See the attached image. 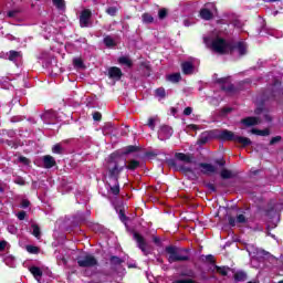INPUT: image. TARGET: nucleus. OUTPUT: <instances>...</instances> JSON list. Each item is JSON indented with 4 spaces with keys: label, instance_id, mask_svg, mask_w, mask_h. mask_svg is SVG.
<instances>
[{
    "label": "nucleus",
    "instance_id": "obj_40",
    "mask_svg": "<svg viewBox=\"0 0 283 283\" xmlns=\"http://www.w3.org/2000/svg\"><path fill=\"white\" fill-rule=\"evenodd\" d=\"M73 65L74 67H77L80 70L85 67V65L83 64V60L81 57L73 59Z\"/></svg>",
    "mask_w": 283,
    "mask_h": 283
},
{
    "label": "nucleus",
    "instance_id": "obj_6",
    "mask_svg": "<svg viewBox=\"0 0 283 283\" xmlns=\"http://www.w3.org/2000/svg\"><path fill=\"white\" fill-rule=\"evenodd\" d=\"M218 85H220L222 92H226V94H238L242 87L233 85L231 83V80L229 77H221L216 81Z\"/></svg>",
    "mask_w": 283,
    "mask_h": 283
},
{
    "label": "nucleus",
    "instance_id": "obj_52",
    "mask_svg": "<svg viewBox=\"0 0 283 283\" xmlns=\"http://www.w3.org/2000/svg\"><path fill=\"white\" fill-rule=\"evenodd\" d=\"M282 140V136H275L270 140V145H275Z\"/></svg>",
    "mask_w": 283,
    "mask_h": 283
},
{
    "label": "nucleus",
    "instance_id": "obj_11",
    "mask_svg": "<svg viewBox=\"0 0 283 283\" xmlns=\"http://www.w3.org/2000/svg\"><path fill=\"white\" fill-rule=\"evenodd\" d=\"M168 167H172L175 171H184V174H193V169L187 166H178V161L176 159H168L167 160Z\"/></svg>",
    "mask_w": 283,
    "mask_h": 283
},
{
    "label": "nucleus",
    "instance_id": "obj_54",
    "mask_svg": "<svg viewBox=\"0 0 283 283\" xmlns=\"http://www.w3.org/2000/svg\"><path fill=\"white\" fill-rule=\"evenodd\" d=\"M7 247H8V241L6 240L0 241V253L6 251Z\"/></svg>",
    "mask_w": 283,
    "mask_h": 283
},
{
    "label": "nucleus",
    "instance_id": "obj_64",
    "mask_svg": "<svg viewBox=\"0 0 283 283\" xmlns=\"http://www.w3.org/2000/svg\"><path fill=\"white\" fill-rule=\"evenodd\" d=\"M248 283H260V282H258V281H249Z\"/></svg>",
    "mask_w": 283,
    "mask_h": 283
},
{
    "label": "nucleus",
    "instance_id": "obj_48",
    "mask_svg": "<svg viewBox=\"0 0 283 283\" xmlns=\"http://www.w3.org/2000/svg\"><path fill=\"white\" fill-rule=\"evenodd\" d=\"M20 207H21L22 209H28V207H30V200L23 199V200L21 201V203H20Z\"/></svg>",
    "mask_w": 283,
    "mask_h": 283
},
{
    "label": "nucleus",
    "instance_id": "obj_50",
    "mask_svg": "<svg viewBox=\"0 0 283 283\" xmlns=\"http://www.w3.org/2000/svg\"><path fill=\"white\" fill-rule=\"evenodd\" d=\"M181 277H196V273L193 271H189L188 273L182 272Z\"/></svg>",
    "mask_w": 283,
    "mask_h": 283
},
{
    "label": "nucleus",
    "instance_id": "obj_49",
    "mask_svg": "<svg viewBox=\"0 0 283 283\" xmlns=\"http://www.w3.org/2000/svg\"><path fill=\"white\" fill-rule=\"evenodd\" d=\"M19 14V11L17 10H11L7 13V17H9V19H14V17H17Z\"/></svg>",
    "mask_w": 283,
    "mask_h": 283
},
{
    "label": "nucleus",
    "instance_id": "obj_1",
    "mask_svg": "<svg viewBox=\"0 0 283 283\" xmlns=\"http://www.w3.org/2000/svg\"><path fill=\"white\" fill-rule=\"evenodd\" d=\"M127 167V159L123 157L120 150H116L111 154L106 159V169L108 174L107 193L118 198L120 196V174L125 171Z\"/></svg>",
    "mask_w": 283,
    "mask_h": 283
},
{
    "label": "nucleus",
    "instance_id": "obj_43",
    "mask_svg": "<svg viewBox=\"0 0 283 283\" xmlns=\"http://www.w3.org/2000/svg\"><path fill=\"white\" fill-rule=\"evenodd\" d=\"M205 187L207 189H209V191H211V193H216V191H217L216 186L213 184H211V182L205 184Z\"/></svg>",
    "mask_w": 283,
    "mask_h": 283
},
{
    "label": "nucleus",
    "instance_id": "obj_29",
    "mask_svg": "<svg viewBox=\"0 0 283 283\" xmlns=\"http://www.w3.org/2000/svg\"><path fill=\"white\" fill-rule=\"evenodd\" d=\"M231 269L229 266H218L214 265V269L212 271H217V273H219V275H222L223 277L227 276L229 274V271Z\"/></svg>",
    "mask_w": 283,
    "mask_h": 283
},
{
    "label": "nucleus",
    "instance_id": "obj_37",
    "mask_svg": "<svg viewBox=\"0 0 283 283\" xmlns=\"http://www.w3.org/2000/svg\"><path fill=\"white\" fill-rule=\"evenodd\" d=\"M14 256L12 255H6L3 258V262L7 264V266H14Z\"/></svg>",
    "mask_w": 283,
    "mask_h": 283
},
{
    "label": "nucleus",
    "instance_id": "obj_51",
    "mask_svg": "<svg viewBox=\"0 0 283 283\" xmlns=\"http://www.w3.org/2000/svg\"><path fill=\"white\" fill-rule=\"evenodd\" d=\"M172 283H198V282L193 281L192 279H187V280H177V281H174Z\"/></svg>",
    "mask_w": 283,
    "mask_h": 283
},
{
    "label": "nucleus",
    "instance_id": "obj_8",
    "mask_svg": "<svg viewBox=\"0 0 283 283\" xmlns=\"http://www.w3.org/2000/svg\"><path fill=\"white\" fill-rule=\"evenodd\" d=\"M133 238L136 241L138 249H140L144 255H149V253H151V249L149 248V244H147V241L145 240L144 235H142L138 232H134Z\"/></svg>",
    "mask_w": 283,
    "mask_h": 283
},
{
    "label": "nucleus",
    "instance_id": "obj_28",
    "mask_svg": "<svg viewBox=\"0 0 283 283\" xmlns=\"http://www.w3.org/2000/svg\"><path fill=\"white\" fill-rule=\"evenodd\" d=\"M234 277V282H247V272L244 271H238L237 273H234L233 275Z\"/></svg>",
    "mask_w": 283,
    "mask_h": 283
},
{
    "label": "nucleus",
    "instance_id": "obj_44",
    "mask_svg": "<svg viewBox=\"0 0 283 283\" xmlns=\"http://www.w3.org/2000/svg\"><path fill=\"white\" fill-rule=\"evenodd\" d=\"M147 126L150 127L151 129H156V118L150 117L148 119Z\"/></svg>",
    "mask_w": 283,
    "mask_h": 283
},
{
    "label": "nucleus",
    "instance_id": "obj_15",
    "mask_svg": "<svg viewBox=\"0 0 283 283\" xmlns=\"http://www.w3.org/2000/svg\"><path fill=\"white\" fill-rule=\"evenodd\" d=\"M41 118L46 125H50L56 120V112L54 109H49L41 115Z\"/></svg>",
    "mask_w": 283,
    "mask_h": 283
},
{
    "label": "nucleus",
    "instance_id": "obj_59",
    "mask_svg": "<svg viewBox=\"0 0 283 283\" xmlns=\"http://www.w3.org/2000/svg\"><path fill=\"white\" fill-rule=\"evenodd\" d=\"M153 242L157 244V247H160V238L154 237Z\"/></svg>",
    "mask_w": 283,
    "mask_h": 283
},
{
    "label": "nucleus",
    "instance_id": "obj_17",
    "mask_svg": "<svg viewBox=\"0 0 283 283\" xmlns=\"http://www.w3.org/2000/svg\"><path fill=\"white\" fill-rule=\"evenodd\" d=\"M124 262L125 260H123L120 256H117V255H112L109 258V264H111L112 271H117L118 268H120Z\"/></svg>",
    "mask_w": 283,
    "mask_h": 283
},
{
    "label": "nucleus",
    "instance_id": "obj_24",
    "mask_svg": "<svg viewBox=\"0 0 283 283\" xmlns=\"http://www.w3.org/2000/svg\"><path fill=\"white\" fill-rule=\"evenodd\" d=\"M117 63H119V65H125L128 69L134 67V62L128 56L118 57Z\"/></svg>",
    "mask_w": 283,
    "mask_h": 283
},
{
    "label": "nucleus",
    "instance_id": "obj_7",
    "mask_svg": "<svg viewBox=\"0 0 283 283\" xmlns=\"http://www.w3.org/2000/svg\"><path fill=\"white\" fill-rule=\"evenodd\" d=\"M218 12V8L216 7V3L213 2H208L203 4V7L199 11V17L203 19V21H211Z\"/></svg>",
    "mask_w": 283,
    "mask_h": 283
},
{
    "label": "nucleus",
    "instance_id": "obj_33",
    "mask_svg": "<svg viewBox=\"0 0 283 283\" xmlns=\"http://www.w3.org/2000/svg\"><path fill=\"white\" fill-rule=\"evenodd\" d=\"M31 228L33 229L32 235H34V238H36V240H41V228L39 227V224L33 223L31 226Z\"/></svg>",
    "mask_w": 283,
    "mask_h": 283
},
{
    "label": "nucleus",
    "instance_id": "obj_34",
    "mask_svg": "<svg viewBox=\"0 0 283 283\" xmlns=\"http://www.w3.org/2000/svg\"><path fill=\"white\" fill-rule=\"evenodd\" d=\"M251 132H252V134H255L256 136H269V134H271V130H269L268 128H265L263 130L253 128Z\"/></svg>",
    "mask_w": 283,
    "mask_h": 283
},
{
    "label": "nucleus",
    "instance_id": "obj_16",
    "mask_svg": "<svg viewBox=\"0 0 283 283\" xmlns=\"http://www.w3.org/2000/svg\"><path fill=\"white\" fill-rule=\"evenodd\" d=\"M199 167L201 168V174H203V176H209L211 174H216L217 171L216 166L212 164L200 163Z\"/></svg>",
    "mask_w": 283,
    "mask_h": 283
},
{
    "label": "nucleus",
    "instance_id": "obj_63",
    "mask_svg": "<svg viewBox=\"0 0 283 283\" xmlns=\"http://www.w3.org/2000/svg\"><path fill=\"white\" fill-rule=\"evenodd\" d=\"M4 189L2 186H0V193H3Z\"/></svg>",
    "mask_w": 283,
    "mask_h": 283
},
{
    "label": "nucleus",
    "instance_id": "obj_39",
    "mask_svg": "<svg viewBox=\"0 0 283 283\" xmlns=\"http://www.w3.org/2000/svg\"><path fill=\"white\" fill-rule=\"evenodd\" d=\"M53 6H55L57 10H65V0H53Z\"/></svg>",
    "mask_w": 283,
    "mask_h": 283
},
{
    "label": "nucleus",
    "instance_id": "obj_61",
    "mask_svg": "<svg viewBox=\"0 0 283 283\" xmlns=\"http://www.w3.org/2000/svg\"><path fill=\"white\" fill-rule=\"evenodd\" d=\"M265 120L268 122V123H271V116H269V115H265Z\"/></svg>",
    "mask_w": 283,
    "mask_h": 283
},
{
    "label": "nucleus",
    "instance_id": "obj_26",
    "mask_svg": "<svg viewBox=\"0 0 283 283\" xmlns=\"http://www.w3.org/2000/svg\"><path fill=\"white\" fill-rule=\"evenodd\" d=\"M182 80V76L180 73H172L166 76V81H169L170 83H180Z\"/></svg>",
    "mask_w": 283,
    "mask_h": 283
},
{
    "label": "nucleus",
    "instance_id": "obj_47",
    "mask_svg": "<svg viewBox=\"0 0 283 283\" xmlns=\"http://www.w3.org/2000/svg\"><path fill=\"white\" fill-rule=\"evenodd\" d=\"M27 217H28V213L25 211H20L17 213L18 220H25Z\"/></svg>",
    "mask_w": 283,
    "mask_h": 283
},
{
    "label": "nucleus",
    "instance_id": "obj_55",
    "mask_svg": "<svg viewBox=\"0 0 283 283\" xmlns=\"http://www.w3.org/2000/svg\"><path fill=\"white\" fill-rule=\"evenodd\" d=\"M103 118V115L99 112L93 113V120H101Z\"/></svg>",
    "mask_w": 283,
    "mask_h": 283
},
{
    "label": "nucleus",
    "instance_id": "obj_3",
    "mask_svg": "<svg viewBox=\"0 0 283 283\" xmlns=\"http://www.w3.org/2000/svg\"><path fill=\"white\" fill-rule=\"evenodd\" d=\"M165 253L169 264H174L175 262H189V260H191V250L187 248L168 245L165 248Z\"/></svg>",
    "mask_w": 283,
    "mask_h": 283
},
{
    "label": "nucleus",
    "instance_id": "obj_22",
    "mask_svg": "<svg viewBox=\"0 0 283 283\" xmlns=\"http://www.w3.org/2000/svg\"><path fill=\"white\" fill-rule=\"evenodd\" d=\"M242 125H245V127H253L254 125H258L260 123V118L258 117H245L241 119Z\"/></svg>",
    "mask_w": 283,
    "mask_h": 283
},
{
    "label": "nucleus",
    "instance_id": "obj_20",
    "mask_svg": "<svg viewBox=\"0 0 283 283\" xmlns=\"http://www.w3.org/2000/svg\"><path fill=\"white\" fill-rule=\"evenodd\" d=\"M136 151H140V147L130 145V146L124 147L122 151H119V154L122 155V157H124V156H129V154H134Z\"/></svg>",
    "mask_w": 283,
    "mask_h": 283
},
{
    "label": "nucleus",
    "instance_id": "obj_5",
    "mask_svg": "<svg viewBox=\"0 0 283 283\" xmlns=\"http://www.w3.org/2000/svg\"><path fill=\"white\" fill-rule=\"evenodd\" d=\"M76 263L80 269H94L98 266V259L91 253H83L76 258Z\"/></svg>",
    "mask_w": 283,
    "mask_h": 283
},
{
    "label": "nucleus",
    "instance_id": "obj_45",
    "mask_svg": "<svg viewBox=\"0 0 283 283\" xmlns=\"http://www.w3.org/2000/svg\"><path fill=\"white\" fill-rule=\"evenodd\" d=\"M206 262H209V264H216V258L212 254H208L205 256Z\"/></svg>",
    "mask_w": 283,
    "mask_h": 283
},
{
    "label": "nucleus",
    "instance_id": "obj_25",
    "mask_svg": "<svg viewBox=\"0 0 283 283\" xmlns=\"http://www.w3.org/2000/svg\"><path fill=\"white\" fill-rule=\"evenodd\" d=\"M182 73L186 75L193 74V63L191 62H184L181 64Z\"/></svg>",
    "mask_w": 283,
    "mask_h": 283
},
{
    "label": "nucleus",
    "instance_id": "obj_42",
    "mask_svg": "<svg viewBox=\"0 0 283 283\" xmlns=\"http://www.w3.org/2000/svg\"><path fill=\"white\" fill-rule=\"evenodd\" d=\"M167 14H168V12H167V9H160L159 11H158V18L163 21V19H167Z\"/></svg>",
    "mask_w": 283,
    "mask_h": 283
},
{
    "label": "nucleus",
    "instance_id": "obj_60",
    "mask_svg": "<svg viewBox=\"0 0 283 283\" xmlns=\"http://www.w3.org/2000/svg\"><path fill=\"white\" fill-rule=\"evenodd\" d=\"M184 25H186V28H189L190 25L189 20H184Z\"/></svg>",
    "mask_w": 283,
    "mask_h": 283
},
{
    "label": "nucleus",
    "instance_id": "obj_53",
    "mask_svg": "<svg viewBox=\"0 0 283 283\" xmlns=\"http://www.w3.org/2000/svg\"><path fill=\"white\" fill-rule=\"evenodd\" d=\"M192 112H193V108H191L190 106H188V107H186V108L184 109V116H191Z\"/></svg>",
    "mask_w": 283,
    "mask_h": 283
},
{
    "label": "nucleus",
    "instance_id": "obj_19",
    "mask_svg": "<svg viewBox=\"0 0 283 283\" xmlns=\"http://www.w3.org/2000/svg\"><path fill=\"white\" fill-rule=\"evenodd\" d=\"M175 158H177V160H180L181 163H188V165L196 163L193 161V156L187 155L185 153H176Z\"/></svg>",
    "mask_w": 283,
    "mask_h": 283
},
{
    "label": "nucleus",
    "instance_id": "obj_35",
    "mask_svg": "<svg viewBox=\"0 0 283 283\" xmlns=\"http://www.w3.org/2000/svg\"><path fill=\"white\" fill-rule=\"evenodd\" d=\"M143 23H154V15L151 13H144L142 15Z\"/></svg>",
    "mask_w": 283,
    "mask_h": 283
},
{
    "label": "nucleus",
    "instance_id": "obj_58",
    "mask_svg": "<svg viewBox=\"0 0 283 283\" xmlns=\"http://www.w3.org/2000/svg\"><path fill=\"white\" fill-rule=\"evenodd\" d=\"M216 164L219 165V167H224L227 165V161L224 159H221L217 160Z\"/></svg>",
    "mask_w": 283,
    "mask_h": 283
},
{
    "label": "nucleus",
    "instance_id": "obj_27",
    "mask_svg": "<svg viewBox=\"0 0 283 283\" xmlns=\"http://www.w3.org/2000/svg\"><path fill=\"white\" fill-rule=\"evenodd\" d=\"M220 176L222 178V180H230V178H235V175L233 174V171L223 168L220 172Z\"/></svg>",
    "mask_w": 283,
    "mask_h": 283
},
{
    "label": "nucleus",
    "instance_id": "obj_12",
    "mask_svg": "<svg viewBox=\"0 0 283 283\" xmlns=\"http://www.w3.org/2000/svg\"><path fill=\"white\" fill-rule=\"evenodd\" d=\"M249 222V218L244 214H238L235 217H228V223L230 227H235L237 224H247Z\"/></svg>",
    "mask_w": 283,
    "mask_h": 283
},
{
    "label": "nucleus",
    "instance_id": "obj_56",
    "mask_svg": "<svg viewBox=\"0 0 283 283\" xmlns=\"http://www.w3.org/2000/svg\"><path fill=\"white\" fill-rule=\"evenodd\" d=\"M119 220H122V222H125V220H127V216H125V211L123 210L119 211Z\"/></svg>",
    "mask_w": 283,
    "mask_h": 283
},
{
    "label": "nucleus",
    "instance_id": "obj_36",
    "mask_svg": "<svg viewBox=\"0 0 283 283\" xmlns=\"http://www.w3.org/2000/svg\"><path fill=\"white\" fill-rule=\"evenodd\" d=\"M155 96H157L158 98H165L167 96V92L164 87H159L155 91Z\"/></svg>",
    "mask_w": 283,
    "mask_h": 283
},
{
    "label": "nucleus",
    "instance_id": "obj_13",
    "mask_svg": "<svg viewBox=\"0 0 283 283\" xmlns=\"http://www.w3.org/2000/svg\"><path fill=\"white\" fill-rule=\"evenodd\" d=\"M107 73L112 81H120V78H123V71L118 66L108 67Z\"/></svg>",
    "mask_w": 283,
    "mask_h": 283
},
{
    "label": "nucleus",
    "instance_id": "obj_31",
    "mask_svg": "<svg viewBox=\"0 0 283 283\" xmlns=\"http://www.w3.org/2000/svg\"><path fill=\"white\" fill-rule=\"evenodd\" d=\"M140 167V161L136 159H132L128 165L126 164V169H129L130 171H136Z\"/></svg>",
    "mask_w": 283,
    "mask_h": 283
},
{
    "label": "nucleus",
    "instance_id": "obj_4",
    "mask_svg": "<svg viewBox=\"0 0 283 283\" xmlns=\"http://www.w3.org/2000/svg\"><path fill=\"white\" fill-rule=\"evenodd\" d=\"M207 48L216 52V54H229L231 40L227 41L224 38L203 39Z\"/></svg>",
    "mask_w": 283,
    "mask_h": 283
},
{
    "label": "nucleus",
    "instance_id": "obj_38",
    "mask_svg": "<svg viewBox=\"0 0 283 283\" xmlns=\"http://www.w3.org/2000/svg\"><path fill=\"white\" fill-rule=\"evenodd\" d=\"M106 14L109 17H116V14H118V7H108L106 9Z\"/></svg>",
    "mask_w": 283,
    "mask_h": 283
},
{
    "label": "nucleus",
    "instance_id": "obj_14",
    "mask_svg": "<svg viewBox=\"0 0 283 283\" xmlns=\"http://www.w3.org/2000/svg\"><path fill=\"white\" fill-rule=\"evenodd\" d=\"M174 135V129L169 126H161L158 132L159 140H167Z\"/></svg>",
    "mask_w": 283,
    "mask_h": 283
},
{
    "label": "nucleus",
    "instance_id": "obj_57",
    "mask_svg": "<svg viewBox=\"0 0 283 283\" xmlns=\"http://www.w3.org/2000/svg\"><path fill=\"white\" fill-rule=\"evenodd\" d=\"M15 185H21V186H23V185H25V180L20 177V178H18V179L15 180Z\"/></svg>",
    "mask_w": 283,
    "mask_h": 283
},
{
    "label": "nucleus",
    "instance_id": "obj_23",
    "mask_svg": "<svg viewBox=\"0 0 283 283\" xmlns=\"http://www.w3.org/2000/svg\"><path fill=\"white\" fill-rule=\"evenodd\" d=\"M30 273L33 274V277L38 281L41 282V277H43V271L39 266H31L29 269Z\"/></svg>",
    "mask_w": 283,
    "mask_h": 283
},
{
    "label": "nucleus",
    "instance_id": "obj_30",
    "mask_svg": "<svg viewBox=\"0 0 283 283\" xmlns=\"http://www.w3.org/2000/svg\"><path fill=\"white\" fill-rule=\"evenodd\" d=\"M103 43L104 45H106L107 48H116V41L114 40V38H112V35H106L103 39Z\"/></svg>",
    "mask_w": 283,
    "mask_h": 283
},
{
    "label": "nucleus",
    "instance_id": "obj_21",
    "mask_svg": "<svg viewBox=\"0 0 283 283\" xmlns=\"http://www.w3.org/2000/svg\"><path fill=\"white\" fill-rule=\"evenodd\" d=\"M8 61H12L13 63H17L20 59H23V54L19 51L11 50L9 53H7Z\"/></svg>",
    "mask_w": 283,
    "mask_h": 283
},
{
    "label": "nucleus",
    "instance_id": "obj_62",
    "mask_svg": "<svg viewBox=\"0 0 283 283\" xmlns=\"http://www.w3.org/2000/svg\"><path fill=\"white\" fill-rule=\"evenodd\" d=\"M29 120L33 124H36V120L32 119V118H29Z\"/></svg>",
    "mask_w": 283,
    "mask_h": 283
},
{
    "label": "nucleus",
    "instance_id": "obj_18",
    "mask_svg": "<svg viewBox=\"0 0 283 283\" xmlns=\"http://www.w3.org/2000/svg\"><path fill=\"white\" fill-rule=\"evenodd\" d=\"M42 163L44 169H52V167H56V159L51 155H45L42 157Z\"/></svg>",
    "mask_w": 283,
    "mask_h": 283
},
{
    "label": "nucleus",
    "instance_id": "obj_32",
    "mask_svg": "<svg viewBox=\"0 0 283 283\" xmlns=\"http://www.w3.org/2000/svg\"><path fill=\"white\" fill-rule=\"evenodd\" d=\"M52 153H53V154H59V155L65 154V149H64V147H63V144H61V143L55 144V145L52 147Z\"/></svg>",
    "mask_w": 283,
    "mask_h": 283
},
{
    "label": "nucleus",
    "instance_id": "obj_2",
    "mask_svg": "<svg viewBox=\"0 0 283 283\" xmlns=\"http://www.w3.org/2000/svg\"><path fill=\"white\" fill-rule=\"evenodd\" d=\"M213 138H217L218 140L239 143V145H242V147H249V145L252 144L249 137L238 136L235 135V133L229 129H214L201 133L197 142V145H207V143L209 140H213Z\"/></svg>",
    "mask_w": 283,
    "mask_h": 283
},
{
    "label": "nucleus",
    "instance_id": "obj_41",
    "mask_svg": "<svg viewBox=\"0 0 283 283\" xmlns=\"http://www.w3.org/2000/svg\"><path fill=\"white\" fill-rule=\"evenodd\" d=\"M27 251H28V253L36 254V253H39V247H36V245H27Z\"/></svg>",
    "mask_w": 283,
    "mask_h": 283
},
{
    "label": "nucleus",
    "instance_id": "obj_9",
    "mask_svg": "<svg viewBox=\"0 0 283 283\" xmlns=\"http://www.w3.org/2000/svg\"><path fill=\"white\" fill-rule=\"evenodd\" d=\"M247 44L243 41L235 42L230 40V50L229 54L233 55L238 52L239 56H244L247 54Z\"/></svg>",
    "mask_w": 283,
    "mask_h": 283
},
{
    "label": "nucleus",
    "instance_id": "obj_46",
    "mask_svg": "<svg viewBox=\"0 0 283 283\" xmlns=\"http://www.w3.org/2000/svg\"><path fill=\"white\" fill-rule=\"evenodd\" d=\"M19 163H21L22 165H30V159H28V157H23V156H20L18 158Z\"/></svg>",
    "mask_w": 283,
    "mask_h": 283
},
{
    "label": "nucleus",
    "instance_id": "obj_10",
    "mask_svg": "<svg viewBox=\"0 0 283 283\" xmlns=\"http://www.w3.org/2000/svg\"><path fill=\"white\" fill-rule=\"evenodd\" d=\"M80 25L82 28H90V25H92V11L90 9H84L81 12Z\"/></svg>",
    "mask_w": 283,
    "mask_h": 283
}]
</instances>
